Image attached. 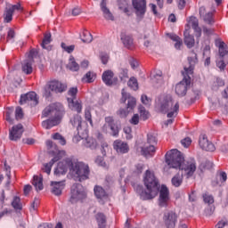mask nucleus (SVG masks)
<instances>
[{
	"label": "nucleus",
	"instance_id": "obj_1",
	"mask_svg": "<svg viewBox=\"0 0 228 228\" xmlns=\"http://www.w3.org/2000/svg\"><path fill=\"white\" fill-rule=\"evenodd\" d=\"M166 163L170 168H179L187 179L193 177L197 171V162L191 159L184 161V156L178 150H171L166 153Z\"/></svg>",
	"mask_w": 228,
	"mask_h": 228
},
{
	"label": "nucleus",
	"instance_id": "obj_2",
	"mask_svg": "<svg viewBox=\"0 0 228 228\" xmlns=\"http://www.w3.org/2000/svg\"><path fill=\"white\" fill-rule=\"evenodd\" d=\"M143 183L146 190H144L142 185H136V193L140 195L142 200H152V199H156L159 191V181L156 178L154 172L146 170L143 177Z\"/></svg>",
	"mask_w": 228,
	"mask_h": 228
},
{
	"label": "nucleus",
	"instance_id": "obj_3",
	"mask_svg": "<svg viewBox=\"0 0 228 228\" xmlns=\"http://www.w3.org/2000/svg\"><path fill=\"white\" fill-rule=\"evenodd\" d=\"M197 53L194 51L191 52V56L188 57L189 66H184L182 71L183 78L180 81L175 88V92L178 97H184L188 89L191 86V76H193V70H195V65H197Z\"/></svg>",
	"mask_w": 228,
	"mask_h": 228
},
{
	"label": "nucleus",
	"instance_id": "obj_4",
	"mask_svg": "<svg viewBox=\"0 0 228 228\" xmlns=\"http://www.w3.org/2000/svg\"><path fill=\"white\" fill-rule=\"evenodd\" d=\"M63 105L61 103H52L42 111V118H47L42 122L44 129H52L61 122L63 118Z\"/></svg>",
	"mask_w": 228,
	"mask_h": 228
},
{
	"label": "nucleus",
	"instance_id": "obj_5",
	"mask_svg": "<svg viewBox=\"0 0 228 228\" xmlns=\"http://www.w3.org/2000/svg\"><path fill=\"white\" fill-rule=\"evenodd\" d=\"M159 110L160 113H167V118L177 117V113L179 111V102H175L174 103V98H172V95H164L159 99Z\"/></svg>",
	"mask_w": 228,
	"mask_h": 228
},
{
	"label": "nucleus",
	"instance_id": "obj_6",
	"mask_svg": "<svg viewBox=\"0 0 228 228\" xmlns=\"http://www.w3.org/2000/svg\"><path fill=\"white\" fill-rule=\"evenodd\" d=\"M69 165H71L70 173L76 177L77 181L83 183L90 179V166L85 162H79L72 159L68 160Z\"/></svg>",
	"mask_w": 228,
	"mask_h": 228
},
{
	"label": "nucleus",
	"instance_id": "obj_7",
	"mask_svg": "<svg viewBox=\"0 0 228 228\" xmlns=\"http://www.w3.org/2000/svg\"><path fill=\"white\" fill-rule=\"evenodd\" d=\"M67 90V85L57 79L49 81L45 86V97H51V92L55 94H63Z\"/></svg>",
	"mask_w": 228,
	"mask_h": 228
},
{
	"label": "nucleus",
	"instance_id": "obj_8",
	"mask_svg": "<svg viewBox=\"0 0 228 228\" xmlns=\"http://www.w3.org/2000/svg\"><path fill=\"white\" fill-rule=\"evenodd\" d=\"M84 199H86V192L85 191L83 185L79 183L73 184L71 187L69 202H71V204H76L79 202V200H84Z\"/></svg>",
	"mask_w": 228,
	"mask_h": 228
},
{
	"label": "nucleus",
	"instance_id": "obj_9",
	"mask_svg": "<svg viewBox=\"0 0 228 228\" xmlns=\"http://www.w3.org/2000/svg\"><path fill=\"white\" fill-rule=\"evenodd\" d=\"M105 123L102 127V131L103 133H108V131H111L112 136H118V133H120V127L117 123H115V118L112 116L105 117Z\"/></svg>",
	"mask_w": 228,
	"mask_h": 228
},
{
	"label": "nucleus",
	"instance_id": "obj_10",
	"mask_svg": "<svg viewBox=\"0 0 228 228\" xmlns=\"http://www.w3.org/2000/svg\"><path fill=\"white\" fill-rule=\"evenodd\" d=\"M158 204L160 208H168L170 206V191L167 185H161L159 191Z\"/></svg>",
	"mask_w": 228,
	"mask_h": 228
},
{
	"label": "nucleus",
	"instance_id": "obj_11",
	"mask_svg": "<svg viewBox=\"0 0 228 228\" xmlns=\"http://www.w3.org/2000/svg\"><path fill=\"white\" fill-rule=\"evenodd\" d=\"M178 218L179 214L175 213L174 210H169L164 213L163 222L167 228H175Z\"/></svg>",
	"mask_w": 228,
	"mask_h": 228
},
{
	"label": "nucleus",
	"instance_id": "obj_12",
	"mask_svg": "<svg viewBox=\"0 0 228 228\" xmlns=\"http://www.w3.org/2000/svg\"><path fill=\"white\" fill-rule=\"evenodd\" d=\"M132 4L135 10V14L140 19H143L147 12V0H132Z\"/></svg>",
	"mask_w": 228,
	"mask_h": 228
},
{
	"label": "nucleus",
	"instance_id": "obj_13",
	"mask_svg": "<svg viewBox=\"0 0 228 228\" xmlns=\"http://www.w3.org/2000/svg\"><path fill=\"white\" fill-rule=\"evenodd\" d=\"M69 160L72 161V159L68 158L58 163L57 167L54 170V175H56L57 177H60V175H65V174H67L69 169L70 172V169L72 168V165L69 164Z\"/></svg>",
	"mask_w": 228,
	"mask_h": 228
},
{
	"label": "nucleus",
	"instance_id": "obj_14",
	"mask_svg": "<svg viewBox=\"0 0 228 228\" xmlns=\"http://www.w3.org/2000/svg\"><path fill=\"white\" fill-rule=\"evenodd\" d=\"M190 26L194 30L195 37L197 38H200V37H202V28H200V27H199V19H197V17L191 16L189 18L188 24L185 25V29H187V31H190Z\"/></svg>",
	"mask_w": 228,
	"mask_h": 228
},
{
	"label": "nucleus",
	"instance_id": "obj_15",
	"mask_svg": "<svg viewBox=\"0 0 228 228\" xmlns=\"http://www.w3.org/2000/svg\"><path fill=\"white\" fill-rule=\"evenodd\" d=\"M22 133H24V126L22 124L15 125L10 130L9 138L12 142H17V140L22 138Z\"/></svg>",
	"mask_w": 228,
	"mask_h": 228
},
{
	"label": "nucleus",
	"instance_id": "obj_16",
	"mask_svg": "<svg viewBox=\"0 0 228 228\" xmlns=\"http://www.w3.org/2000/svg\"><path fill=\"white\" fill-rule=\"evenodd\" d=\"M28 102H30L31 106H37V104H38L37 93L30 92L20 96V104H26Z\"/></svg>",
	"mask_w": 228,
	"mask_h": 228
},
{
	"label": "nucleus",
	"instance_id": "obj_17",
	"mask_svg": "<svg viewBox=\"0 0 228 228\" xmlns=\"http://www.w3.org/2000/svg\"><path fill=\"white\" fill-rule=\"evenodd\" d=\"M122 97H121V102L126 103V101H127V106L126 109L133 111L134 108L136 107V98L131 96V94L126 93L125 89H122Z\"/></svg>",
	"mask_w": 228,
	"mask_h": 228
},
{
	"label": "nucleus",
	"instance_id": "obj_18",
	"mask_svg": "<svg viewBox=\"0 0 228 228\" xmlns=\"http://www.w3.org/2000/svg\"><path fill=\"white\" fill-rule=\"evenodd\" d=\"M102 79L106 86H113L118 81V78L115 77V73L111 69L105 70L102 75Z\"/></svg>",
	"mask_w": 228,
	"mask_h": 228
},
{
	"label": "nucleus",
	"instance_id": "obj_19",
	"mask_svg": "<svg viewBox=\"0 0 228 228\" xmlns=\"http://www.w3.org/2000/svg\"><path fill=\"white\" fill-rule=\"evenodd\" d=\"M199 145L202 151H207L208 152H214L216 150L215 144L208 140L206 134L200 135Z\"/></svg>",
	"mask_w": 228,
	"mask_h": 228
},
{
	"label": "nucleus",
	"instance_id": "obj_20",
	"mask_svg": "<svg viewBox=\"0 0 228 228\" xmlns=\"http://www.w3.org/2000/svg\"><path fill=\"white\" fill-rule=\"evenodd\" d=\"M113 149L118 154H127L129 152V144L118 139L113 142Z\"/></svg>",
	"mask_w": 228,
	"mask_h": 228
},
{
	"label": "nucleus",
	"instance_id": "obj_21",
	"mask_svg": "<svg viewBox=\"0 0 228 228\" xmlns=\"http://www.w3.org/2000/svg\"><path fill=\"white\" fill-rule=\"evenodd\" d=\"M200 17L203 19L206 24H215V18L213 17V12L206 11V7L201 6L200 7Z\"/></svg>",
	"mask_w": 228,
	"mask_h": 228
},
{
	"label": "nucleus",
	"instance_id": "obj_22",
	"mask_svg": "<svg viewBox=\"0 0 228 228\" xmlns=\"http://www.w3.org/2000/svg\"><path fill=\"white\" fill-rule=\"evenodd\" d=\"M121 42L124 47H126L129 51H134V49L135 48L134 39L133 38V36L121 34Z\"/></svg>",
	"mask_w": 228,
	"mask_h": 228
},
{
	"label": "nucleus",
	"instance_id": "obj_23",
	"mask_svg": "<svg viewBox=\"0 0 228 228\" xmlns=\"http://www.w3.org/2000/svg\"><path fill=\"white\" fill-rule=\"evenodd\" d=\"M141 154L144 156V158H152L154 154H156V148L153 145L145 143L144 146L141 148Z\"/></svg>",
	"mask_w": 228,
	"mask_h": 228
},
{
	"label": "nucleus",
	"instance_id": "obj_24",
	"mask_svg": "<svg viewBox=\"0 0 228 228\" xmlns=\"http://www.w3.org/2000/svg\"><path fill=\"white\" fill-rule=\"evenodd\" d=\"M51 186H53L52 193H53V195L60 196L61 195V191H63V189L65 188V182H52Z\"/></svg>",
	"mask_w": 228,
	"mask_h": 228
},
{
	"label": "nucleus",
	"instance_id": "obj_25",
	"mask_svg": "<svg viewBox=\"0 0 228 228\" xmlns=\"http://www.w3.org/2000/svg\"><path fill=\"white\" fill-rule=\"evenodd\" d=\"M227 181V174L225 172H219L216 178L212 181L213 186H222Z\"/></svg>",
	"mask_w": 228,
	"mask_h": 228
},
{
	"label": "nucleus",
	"instance_id": "obj_26",
	"mask_svg": "<svg viewBox=\"0 0 228 228\" xmlns=\"http://www.w3.org/2000/svg\"><path fill=\"white\" fill-rule=\"evenodd\" d=\"M216 45L219 49L218 53H219L220 58H224V57L227 56V54H228V46H227V45H225V42H224L220 39H217L216 41Z\"/></svg>",
	"mask_w": 228,
	"mask_h": 228
},
{
	"label": "nucleus",
	"instance_id": "obj_27",
	"mask_svg": "<svg viewBox=\"0 0 228 228\" xmlns=\"http://www.w3.org/2000/svg\"><path fill=\"white\" fill-rule=\"evenodd\" d=\"M183 42L185 44V45L189 48L191 49V47H193V45H195V37L190 34V31H188V28H185L184 32H183Z\"/></svg>",
	"mask_w": 228,
	"mask_h": 228
},
{
	"label": "nucleus",
	"instance_id": "obj_28",
	"mask_svg": "<svg viewBox=\"0 0 228 228\" xmlns=\"http://www.w3.org/2000/svg\"><path fill=\"white\" fill-rule=\"evenodd\" d=\"M68 102L72 111H77V113H81L83 111V104L81 102L73 99H68Z\"/></svg>",
	"mask_w": 228,
	"mask_h": 228
},
{
	"label": "nucleus",
	"instance_id": "obj_29",
	"mask_svg": "<svg viewBox=\"0 0 228 228\" xmlns=\"http://www.w3.org/2000/svg\"><path fill=\"white\" fill-rule=\"evenodd\" d=\"M32 184L35 186L37 191L44 190V176L42 175H34Z\"/></svg>",
	"mask_w": 228,
	"mask_h": 228
},
{
	"label": "nucleus",
	"instance_id": "obj_30",
	"mask_svg": "<svg viewBox=\"0 0 228 228\" xmlns=\"http://www.w3.org/2000/svg\"><path fill=\"white\" fill-rule=\"evenodd\" d=\"M101 8H102V12H103V16L107 20H114L113 14L111 13V12H110V9L106 7V0L102 1Z\"/></svg>",
	"mask_w": 228,
	"mask_h": 228
},
{
	"label": "nucleus",
	"instance_id": "obj_31",
	"mask_svg": "<svg viewBox=\"0 0 228 228\" xmlns=\"http://www.w3.org/2000/svg\"><path fill=\"white\" fill-rule=\"evenodd\" d=\"M94 191L96 199H108V193L102 186L95 185Z\"/></svg>",
	"mask_w": 228,
	"mask_h": 228
},
{
	"label": "nucleus",
	"instance_id": "obj_32",
	"mask_svg": "<svg viewBox=\"0 0 228 228\" xmlns=\"http://www.w3.org/2000/svg\"><path fill=\"white\" fill-rule=\"evenodd\" d=\"M97 79V73L94 71H88L82 77V83H94Z\"/></svg>",
	"mask_w": 228,
	"mask_h": 228
},
{
	"label": "nucleus",
	"instance_id": "obj_33",
	"mask_svg": "<svg viewBox=\"0 0 228 228\" xmlns=\"http://www.w3.org/2000/svg\"><path fill=\"white\" fill-rule=\"evenodd\" d=\"M83 123V118L79 114L75 115L70 119V124L73 126V127H76L77 130L79 131L81 129V124Z\"/></svg>",
	"mask_w": 228,
	"mask_h": 228
},
{
	"label": "nucleus",
	"instance_id": "obj_34",
	"mask_svg": "<svg viewBox=\"0 0 228 228\" xmlns=\"http://www.w3.org/2000/svg\"><path fill=\"white\" fill-rule=\"evenodd\" d=\"M83 144L87 149H97V140L92 137H87L83 141Z\"/></svg>",
	"mask_w": 228,
	"mask_h": 228
},
{
	"label": "nucleus",
	"instance_id": "obj_35",
	"mask_svg": "<svg viewBox=\"0 0 228 228\" xmlns=\"http://www.w3.org/2000/svg\"><path fill=\"white\" fill-rule=\"evenodd\" d=\"M80 38L84 44H90L94 40L92 34L88 30H84L82 35H80Z\"/></svg>",
	"mask_w": 228,
	"mask_h": 228
},
{
	"label": "nucleus",
	"instance_id": "obj_36",
	"mask_svg": "<svg viewBox=\"0 0 228 228\" xmlns=\"http://www.w3.org/2000/svg\"><path fill=\"white\" fill-rule=\"evenodd\" d=\"M171 183L175 188H179L183 184V175L176 174L171 180Z\"/></svg>",
	"mask_w": 228,
	"mask_h": 228
},
{
	"label": "nucleus",
	"instance_id": "obj_37",
	"mask_svg": "<svg viewBox=\"0 0 228 228\" xmlns=\"http://www.w3.org/2000/svg\"><path fill=\"white\" fill-rule=\"evenodd\" d=\"M68 69H69V70H72V72H77V70H79V64L76 62V59H74V57L72 56H70L69 58Z\"/></svg>",
	"mask_w": 228,
	"mask_h": 228
},
{
	"label": "nucleus",
	"instance_id": "obj_38",
	"mask_svg": "<svg viewBox=\"0 0 228 228\" xmlns=\"http://www.w3.org/2000/svg\"><path fill=\"white\" fill-rule=\"evenodd\" d=\"M22 70L25 74L29 75L33 72V63L31 61H26L22 66Z\"/></svg>",
	"mask_w": 228,
	"mask_h": 228
},
{
	"label": "nucleus",
	"instance_id": "obj_39",
	"mask_svg": "<svg viewBox=\"0 0 228 228\" xmlns=\"http://www.w3.org/2000/svg\"><path fill=\"white\" fill-rule=\"evenodd\" d=\"M13 19V12H12V9H10L8 6H6L4 13V22H12Z\"/></svg>",
	"mask_w": 228,
	"mask_h": 228
},
{
	"label": "nucleus",
	"instance_id": "obj_40",
	"mask_svg": "<svg viewBox=\"0 0 228 228\" xmlns=\"http://www.w3.org/2000/svg\"><path fill=\"white\" fill-rule=\"evenodd\" d=\"M51 32L45 33L43 41L41 43V46L43 47V49H47V45L51 44Z\"/></svg>",
	"mask_w": 228,
	"mask_h": 228
},
{
	"label": "nucleus",
	"instance_id": "obj_41",
	"mask_svg": "<svg viewBox=\"0 0 228 228\" xmlns=\"http://www.w3.org/2000/svg\"><path fill=\"white\" fill-rule=\"evenodd\" d=\"M138 111L140 113V117L141 118H142V120H148L149 117H151V114H149V111H147V110H145V107L140 105L138 108Z\"/></svg>",
	"mask_w": 228,
	"mask_h": 228
},
{
	"label": "nucleus",
	"instance_id": "obj_42",
	"mask_svg": "<svg viewBox=\"0 0 228 228\" xmlns=\"http://www.w3.org/2000/svg\"><path fill=\"white\" fill-rule=\"evenodd\" d=\"M53 140H58L61 145H67V140L60 133H55L52 135Z\"/></svg>",
	"mask_w": 228,
	"mask_h": 228
},
{
	"label": "nucleus",
	"instance_id": "obj_43",
	"mask_svg": "<svg viewBox=\"0 0 228 228\" xmlns=\"http://www.w3.org/2000/svg\"><path fill=\"white\" fill-rule=\"evenodd\" d=\"M127 85L129 88H132V90H138V79H136V77H131L127 82Z\"/></svg>",
	"mask_w": 228,
	"mask_h": 228
},
{
	"label": "nucleus",
	"instance_id": "obj_44",
	"mask_svg": "<svg viewBox=\"0 0 228 228\" xmlns=\"http://www.w3.org/2000/svg\"><path fill=\"white\" fill-rule=\"evenodd\" d=\"M95 219H96L99 226L106 225V216H104V214H102V213L96 214Z\"/></svg>",
	"mask_w": 228,
	"mask_h": 228
},
{
	"label": "nucleus",
	"instance_id": "obj_45",
	"mask_svg": "<svg viewBox=\"0 0 228 228\" xmlns=\"http://www.w3.org/2000/svg\"><path fill=\"white\" fill-rule=\"evenodd\" d=\"M7 7L9 8V10L12 11V13L14 12H19L20 13H22V12H24V7H22L19 3L14 5L9 4L7 5Z\"/></svg>",
	"mask_w": 228,
	"mask_h": 228
},
{
	"label": "nucleus",
	"instance_id": "obj_46",
	"mask_svg": "<svg viewBox=\"0 0 228 228\" xmlns=\"http://www.w3.org/2000/svg\"><path fill=\"white\" fill-rule=\"evenodd\" d=\"M12 206L14 209H19L20 211V209H22V203H20V198L15 196L12 202Z\"/></svg>",
	"mask_w": 228,
	"mask_h": 228
},
{
	"label": "nucleus",
	"instance_id": "obj_47",
	"mask_svg": "<svg viewBox=\"0 0 228 228\" xmlns=\"http://www.w3.org/2000/svg\"><path fill=\"white\" fill-rule=\"evenodd\" d=\"M129 109H119L117 111V116L119 117V118H127V116L129 115Z\"/></svg>",
	"mask_w": 228,
	"mask_h": 228
},
{
	"label": "nucleus",
	"instance_id": "obj_48",
	"mask_svg": "<svg viewBox=\"0 0 228 228\" xmlns=\"http://www.w3.org/2000/svg\"><path fill=\"white\" fill-rule=\"evenodd\" d=\"M146 144L152 145L153 147H156V145H158V139L156 138V136H154L152 134H148Z\"/></svg>",
	"mask_w": 228,
	"mask_h": 228
},
{
	"label": "nucleus",
	"instance_id": "obj_49",
	"mask_svg": "<svg viewBox=\"0 0 228 228\" xmlns=\"http://www.w3.org/2000/svg\"><path fill=\"white\" fill-rule=\"evenodd\" d=\"M85 118L87 122H89L90 126H92V127H93L94 120H92V111L90 110V108H86L85 110Z\"/></svg>",
	"mask_w": 228,
	"mask_h": 228
},
{
	"label": "nucleus",
	"instance_id": "obj_50",
	"mask_svg": "<svg viewBox=\"0 0 228 228\" xmlns=\"http://www.w3.org/2000/svg\"><path fill=\"white\" fill-rule=\"evenodd\" d=\"M61 47L69 54H70V53H74V49H76V45H71L68 46L67 44H65V43H61Z\"/></svg>",
	"mask_w": 228,
	"mask_h": 228
},
{
	"label": "nucleus",
	"instance_id": "obj_51",
	"mask_svg": "<svg viewBox=\"0 0 228 228\" xmlns=\"http://www.w3.org/2000/svg\"><path fill=\"white\" fill-rule=\"evenodd\" d=\"M203 200L206 204L211 205L215 202V198H213V195L205 193L203 194Z\"/></svg>",
	"mask_w": 228,
	"mask_h": 228
},
{
	"label": "nucleus",
	"instance_id": "obj_52",
	"mask_svg": "<svg viewBox=\"0 0 228 228\" xmlns=\"http://www.w3.org/2000/svg\"><path fill=\"white\" fill-rule=\"evenodd\" d=\"M63 156H65V151H58L50 162H52L54 165V163L60 161V159H61Z\"/></svg>",
	"mask_w": 228,
	"mask_h": 228
},
{
	"label": "nucleus",
	"instance_id": "obj_53",
	"mask_svg": "<svg viewBox=\"0 0 228 228\" xmlns=\"http://www.w3.org/2000/svg\"><path fill=\"white\" fill-rule=\"evenodd\" d=\"M24 117V112L22 111V108L18 107L15 110V118L16 120H20Z\"/></svg>",
	"mask_w": 228,
	"mask_h": 228
},
{
	"label": "nucleus",
	"instance_id": "obj_54",
	"mask_svg": "<svg viewBox=\"0 0 228 228\" xmlns=\"http://www.w3.org/2000/svg\"><path fill=\"white\" fill-rule=\"evenodd\" d=\"M129 122L132 126H138L140 124V115L134 114Z\"/></svg>",
	"mask_w": 228,
	"mask_h": 228
},
{
	"label": "nucleus",
	"instance_id": "obj_55",
	"mask_svg": "<svg viewBox=\"0 0 228 228\" xmlns=\"http://www.w3.org/2000/svg\"><path fill=\"white\" fill-rule=\"evenodd\" d=\"M68 94L71 96L68 99H73V101H76V96L77 95V87H71L69 90Z\"/></svg>",
	"mask_w": 228,
	"mask_h": 228
},
{
	"label": "nucleus",
	"instance_id": "obj_56",
	"mask_svg": "<svg viewBox=\"0 0 228 228\" xmlns=\"http://www.w3.org/2000/svg\"><path fill=\"white\" fill-rule=\"evenodd\" d=\"M95 164L98 165L99 167H103L104 168H106L107 164L104 162V158L98 156L95 159Z\"/></svg>",
	"mask_w": 228,
	"mask_h": 228
},
{
	"label": "nucleus",
	"instance_id": "obj_57",
	"mask_svg": "<svg viewBox=\"0 0 228 228\" xmlns=\"http://www.w3.org/2000/svg\"><path fill=\"white\" fill-rule=\"evenodd\" d=\"M123 131L126 134V140H131L133 138V134H131V133H133V129L130 126L124 127Z\"/></svg>",
	"mask_w": 228,
	"mask_h": 228
},
{
	"label": "nucleus",
	"instance_id": "obj_58",
	"mask_svg": "<svg viewBox=\"0 0 228 228\" xmlns=\"http://www.w3.org/2000/svg\"><path fill=\"white\" fill-rule=\"evenodd\" d=\"M216 67H218L220 70H225V67H227V64H225V61H224V58L221 57V59L216 61Z\"/></svg>",
	"mask_w": 228,
	"mask_h": 228
},
{
	"label": "nucleus",
	"instance_id": "obj_59",
	"mask_svg": "<svg viewBox=\"0 0 228 228\" xmlns=\"http://www.w3.org/2000/svg\"><path fill=\"white\" fill-rule=\"evenodd\" d=\"M141 101L142 104H145V106H151V102H152V100L149 98L146 94H142L141 96Z\"/></svg>",
	"mask_w": 228,
	"mask_h": 228
},
{
	"label": "nucleus",
	"instance_id": "obj_60",
	"mask_svg": "<svg viewBox=\"0 0 228 228\" xmlns=\"http://www.w3.org/2000/svg\"><path fill=\"white\" fill-rule=\"evenodd\" d=\"M12 113H13V110H9L5 111V115H4L5 120L9 122V124H13V119L12 118Z\"/></svg>",
	"mask_w": 228,
	"mask_h": 228
},
{
	"label": "nucleus",
	"instance_id": "obj_61",
	"mask_svg": "<svg viewBox=\"0 0 228 228\" xmlns=\"http://www.w3.org/2000/svg\"><path fill=\"white\" fill-rule=\"evenodd\" d=\"M53 163L50 161L49 163H46L44 165V167L42 168L43 171L45 172L49 175L51 174V168H53Z\"/></svg>",
	"mask_w": 228,
	"mask_h": 228
},
{
	"label": "nucleus",
	"instance_id": "obj_62",
	"mask_svg": "<svg viewBox=\"0 0 228 228\" xmlns=\"http://www.w3.org/2000/svg\"><path fill=\"white\" fill-rule=\"evenodd\" d=\"M181 143L183 147H190V145H191V139L190 137H186L181 141Z\"/></svg>",
	"mask_w": 228,
	"mask_h": 228
},
{
	"label": "nucleus",
	"instance_id": "obj_63",
	"mask_svg": "<svg viewBox=\"0 0 228 228\" xmlns=\"http://www.w3.org/2000/svg\"><path fill=\"white\" fill-rule=\"evenodd\" d=\"M167 36L168 37V38H170V40H173V42H177V40L181 38L179 36L172 33H168L167 34Z\"/></svg>",
	"mask_w": 228,
	"mask_h": 228
},
{
	"label": "nucleus",
	"instance_id": "obj_64",
	"mask_svg": "<svg viewBox=\"0 0 228 228\" xmlns=\"http://www.w3.org/2000/svg\"><path fill=\"white\" fill-rule=\"evenodd\" d=\"M227 224L228 222L226 220H221L216 224V228H224Z\"/></svg>",
	"mask_w": 228,
	"mask_h": 228
}]
</instances>
